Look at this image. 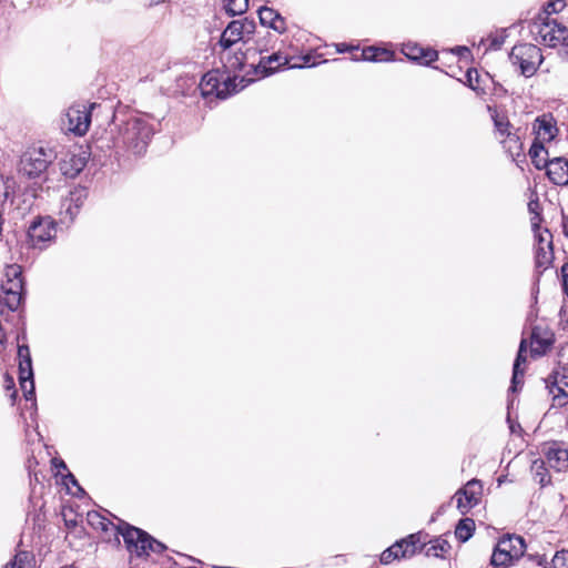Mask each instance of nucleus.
<instances>
[{"label":"nucleus","instance_id":"cd10ccee","mask_svg":"<svg viewBox=\"0 0 568 568\" xmlns=\"http://www.w3.org/2000/svg\"><path fill=\"white\" fill-rule=\"evenodd\" d=\"M354 60L387 62L394 60V52L384 48L367 47L363 49L361 58H354Z\"/></svg>","mask_w":568,"mask_h":568},{"label":"nucleus","instance_id":"49530a36","mask_svg":"<svg viewBox=\"0 0 568 568\" xmlns=\"http://www.w3.org/2000/svg\"><path fill=\"white\" fill-rule=\"evenodd\" d=\"M466 78H467V83H468L469 88H471L473 90H476L477 89V82H478V73H477V71L469 69L466 72Z\"/></svg>","mask_w":568,"mask_h":568},{"label":"nucleus","instance_id":"e433bc0d","mask_svg":"<svg viewBox=\"0 0 568 568\" xmlns=\"http://www.w3.org/2000/svg\"><path fill=\"white\" fill-rule=\"evenodd\" d=\"M136 546H144L143 556H149L150 552L160 554L165 549V546L162 542L152 538L145 531H144V537H141V539Z\"/></svg>","mask_w":568,"mask_h":568},{"label":"nucleus","instance_id":"c9c22d12","mask_svg":"<svg viewBox=\"0 0 568 568\" xmlns=\"http://www.w3.org/2000/svg\"><path fill=\"white\" fill-rule=\"evenodd\" d=\"M475 530V521L470 518L460 519L455 528L456 538L465 542L467 541Z\"/></svg>","mask_w":568,"mask_h":568},{"label":"nucleus","instance_id":"412c9836","mask_svg":"<svg viewBox=\"0 0 568 568\" xmlns=\"http://www.w3.org/2000/svg\"><path fill=\"white\" fill-rule=\"evenodd\" d=\"M548 179L556 185H568V160L554 158L545 168Z\"/></svg>","mask_w":568,"mask_h":568},{"label":"nucleus","instance_id":"9b49d317","mask_svg":"<svg viewBox=\"0 0 568 568\" xmlns=\"http://www.w3.org/2000/svg\"><path fill=\"white\" fill-rule=\"evenodd\" d=\"M55 222L50 216L37 217L28 229V239L33 247L42 248L55 237Z\"/></svg>","mask_w":568,"mask_h":568},{"label":"nucleus","instance_id":"5701e85b","mask_svg":"<svg viewBox=\"0 0 568 568\" xmlns=\"http://www.w3.org/2000/svg\"><path fill=\"white\" fill-rule=\"evenodd\" d=\"M260 22L267 28L273 29L278 33L286 31L285 19L274 9L268 7H261L258 10Z\"/></svg>","mask_w":568,"mask_h":568},{"label":"nucleus","instance_id":"c756f323","mask_svg":"<svg viewBox=\"0 0 568 568\" xmlns=\"http://www.w3.org/2000/svg\"><path fill=\"white\" fill-rule=\"evenodd\" d=\"M497 545L505 547V551L516 560L524 555L526 548L525 541L520 536H508L500 539Z\"/></svg>","mask_w":568,"mask_h":568},{"label":"nucleus","instance_id":"5fc2aeb1","mask_svg":"<svg viewBox=\"0 0 568 568\" xmlns=\"http://www.w3.org/2000/svg\"><path fill=\"white\" fill-rule=\"evenodd\" d=\"M528 206H529V210H530L531 212H534V211H535V207H536V206H538V203H537V202H532V201H531V202H529Z\"/></svg>","mask_w":568,"mask_h":568},{"label":"nucleus","instance_id":"4be33fe9","mask_svg":"<svg viewBox=\"0 0 568 568\" xmlns=\"http://www.w3.org/2000/svg\"><path fill=\"white\" fill-rule=\"evenodd\" d=\"M402 52L412 61L418 62L419 64L429 65L432 62L437 60V51L432 49H425L417 43H405L403 44Z\"/></svg>","mask_w":568,"mask_h":568},{"label":"nucleus","instance_id":"f03ea898","mask_svg":"<svg viewBox=\"0 0 568 568\" xmlns=\"http://www.w3.org/2000/svg\"><path fill=\"white\" fill-rule=\"evenodd\" d=\"M253 79L245 75L220 74L219 71H210L202 77L200 89L203 95L215 94L219 99H226L230 95L243 90Z\"/></svg>","mask_w":568,"mask_h":568},{"label":"nucleus","instance_id":"bb28decb","mask_svg":"<svg viewBox=\"0 0 568 568\" xmlns=\"http://www.w3.org/2000/svg\"><path fill=\"white\" fill-rule=\"evenodd\" d=\"M526 341L523 339L519 345L518 354L514 363V369H513V378H511V386L510 389L513 392L517 390V387L519 385H523V377H524V369L520 368L521 364L526 363Z\"/></svg>","mask_w":568,"mask_h":568},{"label":"nucleus","instance_id":"6e6552de","mask_svg":"<svg viewBox=\"0 0 568 568\" xmlns=\"http://www.w3.org/2000/svg\"><path fill=\"white\" fill-rule=\"evenodd\" d=\"M95 103L84 104L77 103L71 105L65 113L63 126L75 135H84L91 124V111Z\"/></svg>","mask_w":568,"mask_h":568},{"label":"nucleus","instance_id":"f3484780","mask_svg":"<svg viewBox=\"0 0 568 568\" xmlns=\"http://www.w3.org/2000/svg\"><path fill=\"white\" fill-rule=\"evenodd\" d=\"M88 154L85 151L68 152L60 161V171L67 178H75L87 165Z\"/></svg>","mask_w":568,"mask_h":568},{"label":"nucleus","instance_id":"603ef678","mask_svg":"<svg viewBox=\"0 0 568 568\" xmlns=\"http://www.w3.org/2000/svg\"><path fill=\"white\" fill-rule=\"evenodd\" d=\"M509 428H510V432H511V433H516V432H517V429H518V432H519V430H521V427H520V425H519V424H518V425L510 424V425H509Z\"/></svg>","mask_w":568,"mask_h":568},{"label":"nucleus","instance_id":"c03bdc74","mask_svg":"<svg viewBox=\"0 0 568 568\" xmlns=\"http://www.w3.org/2000/svg\"><path fill=\"white\" fill-rule=\"evenodd\" d=\"M29 555L26 551H21L16 555L14 560L7 564L4 568H23Z\"/></svg>","mask_w":568,"mask_h":568},{"label":"nucleus","instance_id":"a878e982","mask_svg":"<svg viewBox=\"0 0 568 568\" xmlns=\"http://www.w3.org/2000/svg\"><path fill=\"white\" fill-rule=\"evenodd\" d=\"M519 130L501 138L499 142L503 144L504 150L508 153L513 161L524 155V145L518 134Z\"/></svg>","mask_w":568,"mask_h":568},{"label":"nucleus","instance_id":"7c9ffc66","mask_svg":"<svg viewBox=\"0 0 568 568\" xmlns=\"http://www.w3.org/2000/svg\"><path fill=\"white\" fill-rule=\"evenodd\" d=\"M276 41L275 36L267 31L264 36L258 37L254 48H247V55L254 57L260 54L262 57L264 53L275 49Z\"/></svg>","mask_w":568,"mask_h":568},{"label":"nucleus","instance_id":"58836bf2","mask_svg":"<svg viewBox=\"0 0 568 568\" xmlns=\"http://www.w3.org/2000/svg\"><path fill=\"white\" fill-rule=\"evenodd\" d=\"M539 565H545V568H568V550L557 551L550 562L541 558Z\"/></svg>","mask_w":568,"mask_h":568},{"label":"nucleus","instance_id":"ddd939ff","mask_svg":"<svg viewBox=\"0 0 568 568\" xmlns=\"http://www.w3.org/2000/svg\"><path fill=\"white\" fill-rule=\"evenodd\" d=\"M483 495V485L478 479H471L466 485L458 489L454 495L457 503V508L462 514H466L473 507L479 504Z\"/></svg>","mask_w":568,"mask_h":568},{"label":"nucleus","instance_id":"6ab92c4d","mask_svg":"<svg viewBox=\"0 0 568 568\" xmlns=\"http://www.w3.org/2000/svg\"><path fill=\"white\" fill-rule=\"evenodd\" d=\"M532 129L536 134L535 141H539L542 144L555 139L558 133L556 121L551 114H542L536 118Z\"/></svg>","mask_w":568,"mask_h":568},{"label":"nucleus","instance_id":"3c124183","mask_svg":"<svg viewBox=\"0 0 568 568\" xmlns=\"http://www.w3.org/2000/svg\"><path fill=\"white\" fill-rule=\"evenodd\" d=\"M349 49H351V48H349L347 44H345V43L337 44V51H338V52H342V53H343V52L348 51Z\"/></svg>","mask_w":568,"mask_h":568},{"label":"nucleus","instance_id":"a18cd8bd","mask_svg":"<svg viewBox=\"0 0 568 568\" xmlns=\"http://www.w3.org/2000/svg\"><path fill=\"white\" fill-rule=\"evenodd\" d=\"M487 41H489L487 49L498 50L501 48V45L505 41V37L503 34H495V36H490L487 39Z\"/></svg>","mask_w":568,"mask_h":568},{"label":"nucleus","instance_id":"72a5a7b5","mask_svg":"<svg viewBox=\"0 0 568 568\" xmlns=\"http://www.w3.org/2000/svg\"><path fill=\"white\" fill-rule=\"evenodd\" d=\"M19 381L26 399L32 400L34 398L33 372L32 367L28 366V363L23 369H19Z\"/></svg>","mask_w":568,"mask_h":568},{"label":"nucleus","instance_id":"423d86ee","mask_svg":"<svg viewBox=\"0 0 568 568\" xmlns=\"http://www.w3.org/2000/svg\"><path fill=\"white\" fill-rule=\"evenodd\" d=\"M509 60L513 65L518 67L520 73L526 77H532L544 58L541 50L531 43H521L515 45L509 54Z\"/></svg>","mask_w":568,"mask_h":568},{"label":"nucleus","instance_id":"a211bd4d","mask_svg":"<svg viewBox=\"0 0 568 568\" xmlns=\"http://www.w3.org/2000/svg\"><path fill=\"white\" fill-rule=\"evenodd\" d=\"M552 344L554 334L549 329L539 326L532 328L530 337V353L532 357L546 354Z\"/></svg>","mask_w":568,"mask_h":568},{"label":"nucleus","instance_id":"b1692460","mask_svg":"<svg viewBox=\"0 0 568 568\" xmlns=\"http://www.w3.org/2000/svg\"><path fill=\"white\" fill-rule=\"evenodd\" d=\"M87 521L95 530H101L105 532L111 531L112 535H114L115 538L118 539V531L121 529L122 520H119V525H115L108 518L102 516L100 513L89 511L87 514Z\"/></svg>","mask_w":568,"mask_h":568},{"label":"nucleus","instance_id":"79ce46f5","mask_svg":"<svg viewBox=\"0 0 568 568\" xmlns=\"http://www.w3.org/2000/svg\"><path fill=\"white\" fill-rule=\"evenodd\" d=\"M293 58L290 59V68H304V67H314L317 64V61L315 60V57H312L311 54H305L302 57H298L296 60L292 62Z\"/></svg>","mask_w":568,"mask_h":568},{"label":"nucleus","instance_id":"dca6fc26","mask_svg":"<svg viewBox=\"0 0 568 568\" xmlns=\"http://www.w3.org/2000/svg\"><path fill=\"white\" fill-rule=\"evenodd\" d=\"M547 465L556 473L568 470V449L562 443L554 442L544 448Z\"/></svg>","mask_w":568,"mask_h":568},{"label":"nucleus","instance_id":"9d476101","mask_svg":"<svg viewBox=\"0 0 568 568\" xmlns=\"http://www.w3.org/2000/svg\"><path fill=\"white\" fill-rule=\"evenodd\" d=\"M255 22L247 18L233 20L223 31L219 43L224 50H229L236 42L245 41L247 37L255 32Z\"/></svg>","mask_w":568,"mask_h":568},{"label":"nucleus","instance_id":"20e7f679","mask_svg":"<svg viewBox=\"0 0 568 568\" xmlns=\"http://www.w3.org/2000/svg\"><path fill=\"white\" fill-rule=\"evenodd\" d=\"M21 267L17 264L8 265L0 282V306L16 311L22 301L23 281Z\"/></svg>","mask_w":568,"mask_h":568},{"label":"nucleus","instance_id":"37998d69","mask_svg":"<svg viewBox=\"0 0 568 568\" xmlns=\"http://www.w3.org/2000/svg\"><path fill=\"white\" fill-rule=\"evenodd\" d=\"M18 357L19 369H23L27 363L29 367H32L30 351L28 346L21 345L18 347Z\"/></svg>","mask_w":568,"mask_h":568},{"label":"nucleus","instance_id":"09e8293b","mask_svg":"<svg viewBox=\"0 0 568 568\" xmlns=\"http://www.w3.org/2000/svg\"><path fill=\"white\" fill-rule=\"evenodd\" d=\"M561 273H562L564 290H565L566 294L568 295V263L562 265Z\"/></svg>","mask_w":568,"mask_h":568},{"label":"nucleus","instance_id":"2eb2a0df","mask_svg":"<svg viewBox=\"0 0 568 568\" xmlns=\"http://www.w3.org/2000/svg\"><path fill=\"white\" fill-rule=\"evenodd\" d=\"M550 377L552 383L548 387L549 393L552 394L554 406L564 407L568 404V367H557Z\"/></svg>","mask_w":568,"mask_h":568},{"label":"nucleus","instance_id":"4d7b16f0","mask_svg":"<svg viewBox=\"0 0 568 568\" xmlns=\"http://www.w3.org/2000/svg\"><path fill=\"white\" fill-rule=\"evenodd\" d=\"M164 0H151L150 3L151 4H159L161 2H163Z\"/></svg>","mask_w":568,"mask_h":568},{"label":"nucleus","instance_id":"f257e3e1","mask_svg":"<svg viewBox=\"0 0 568 568\" xmlns=\"http://www.w3.org/2000/svg\"><path fill=\"white\" fill-rule=\"evenodd\" d=\"M118 133L114 136V145L124 148L135 155L145 152L154 133L149 121L140 115H130L122 123H115Z\"/></svg>","mask_w":568,"mask_h":568},{"label":"nucleus","instance_id":"473e14b6","mask_svg":"<svg viewBox=\"0 0 568 568\" xmlns=\"http://www.w3.org/2000/svg\"><path fill=\"white\" fill-rule=\"evenodd\" d=\"M532 164L537 170H542L547 166L549 159H548V151L545 149L544 144L539 141H534L529 152H528Z\"/></svg>","mask_w":568,"mask_h":568},{"label":"nucleus","instance_id":"39448f33","mask_svg":"<svg viewBox=\"0 0 568 568\" xmlns=\"http://www.w3.org/2000/svg\"><path fill=\"white\" fill-rule=\"evenodd\" d=\"M530 32L534 39L547 47L556 48L567 40L568 30L556 19L542 17L541 14L531 23Z\"/></svg>","mask_w":568,"mask_h":568},{"label":"nucleus","instance_id":"a19ab883","mask_svg":"<svg viewBox=\"0 0 568 568\" xmlns=\"http://www.w3.org/2000/svg\"><path fill=\"white\" fill-rule=\"evenodd\" d=\"M566 7V2L564 0H551L547 2L544 9V13H540L542 17L549 18L552 13H558Z\"/></svg>","mask_w":568,"mask_h":568},{"label":"nucleus","instance_id":"6e6d98bb","mask_svg":"<svg viewBox=\"0 0 568 568\" xmlns=\"http://www.w3.org/2000/svg\"><path fill=\"white\" fill-rule=\"evenodd\" d=\"M57 467H61L63 469L67 468L65 464L61 460L59 464H54Z\"/></svg>","mask_w":568,"mask_h":568},{"label":"nucleus","instance_id":"4468645a","mask_svg":"<svg viewBox=\"0 0 568 568\" xmlns=\"http://www.w3.org/2000/svg\"><path fill=\"white\" fill-rule=\"evenodd\" d=\"M88 197V191L85 187L77 186L73 187L67 197L61 202L60 215L62 222H72L79 214Z\"/></svg>","mask_w":568,"mask_h":568},{"label":"nucleus","instance_id":"f704fd0d","mask_svg":"<svg viewBox=\"0 0 568 568\" xmlns=\"http://www.w3.org/2000/svg\"><path fill=\"white\" fill-rule=\"evenodd\" d=\"M449 542L446 539L438 537L428 542V546L425 549V555L427 557L442 558L449 551Z\"/></svg>","mask_w":568,"mask_h":568},{"label":"nucleus","instance_id":"7ed1b4c3","mask_svg":"<svg viewBox=\"0 0 568 568\" xmlns=\"http://www.w3.org/2000/svg\"><path fill=\"white\" fill-rule=\"evenodd\" d=\"M57 156L58 152L53 146L33 145L23 152L19 172L29 179L40 178Z\"/></svg>","mask_w":568,"mask_h":568},{"label":"nucleus","instance_id":"aec40b11","mask_svg":"<svg viewBox=\"0 0 568 568\" xmlns=\"http://www.w3.org/2000/svg\"><path fill=\"white\" fill-rule=\"evenodd\" d=\"M119 535L123 537L124 544L131 555H136L138 557L143 556L144 546H136L141 537H144V531L142 529L122 521L121 529L118 531V536Z\"/></svg>","mask_w":568,"mask_h":568},{"label":"nucleus","instance_id":"f8f14e48","mask_svg":"<svg viewBox=\"0 0 568 568\" xmlns=\"http://www.w3.org/2000/svg\"><path fill=\"white\" fill-rule=\"evenodd\" d=\"M532 229L537 239L536 266L538 268H547L554 258L552 235L547 229L541 230L535 221H532Z\"/></svg>","mask_w":568,"mask_h":568},{"label":"nucleus","instance_id":"4c0bfd02","mask_svg":"<svg viewBox=\"0 0 568 568\" xmlns=\"http://www.w3.org/2000/svg\"><path fill=\"white\" fill-rule=\"evenodd\" d=\"M515 559L505 551V547H495L490 562L495 567H508Z\"/></svg>","mask_w":568,"mask_h":568},{"label":"nucleus","instance_id":"1a4fd4ad","mask_svg":"<svg viewBox=\"0 0 568 568\" xmlns=\"http://www.w3.org/2000/svg\"><path fill=\"white\" fill-rule=\"evenodd\" d=\"M286 64L290 67V59L286 55H283L281 52L274 51L268 55H262L256 65L250 64V70L246 71L244 75L246 79H253V82L256 79H261L274 73L281 67Z\"/></svg>","mask_w":568,"mask_h":568},{"label":"nucleus","instance_id":"ea45409f","mask_svg":"<svg viewBox=\"0 0 568 568\" xmlns=\"http://www.w3.org/2000/svg\"><path fill=\"white\" fill-rule=\"evenodd\" d=\"M248 0H225L224 8L231 16H239L246 11Z\"/></svg>","mask_w":568,"mask_h":568},{"label":"nucleus","instance_id":"8fccbe9b","mask_svg":"<svg viewBox=\"0 0 568 568\" xmlns=\"http://www.w3.org/2000/svg\"><path fill=\"white\" fill-rule=\"evenodd\" d=\"M562 232L568 237V215L562 216Z\"/></svg>","mask_w":568,"mask_h":568},{"label":"nucleus","instance_id":"de8ad7c7","mask_svg":"<svg viewBox=\"0 0 568 568\" xmlns=\"http://www.w3.org/2000/svg\"><path fill=\"white\" fill-rule=\"evenodd\" d=\"M4 383H6V389L7 390H12V394H11V398L14 400L16 397H17V390L14 389V381L12 377H10L9 375H6V379H4Z\"/></svg>","mask_w":568,"mask_h":568},{"label":"nucleus","instance_id":"c85d7f7f","mask_svg":"<svg viewBox=\"0 0 568 568\" xmlns=\"http://www.w3.org/2000/svg\"><path fill=\"white\" fill-rule=\"evenodd\" d=\"M246 57H248L247 52H239L231 54V52L223 49V52L221 53V61L223 63L225 71L229 72V75H231V73L236 74V71L242 70L244 68V60Z\"/></svg>","mask_w":568,"mask_h":568},{"label":"nucleus","instance_id":"864d4df0","mask_svg":"<svg viewBox=\"0 0 568 568\" xmlns=\"http://www.w3.org/2000/svg\"><path fill=\"white\" fill-rule=\"evenodd\" d=\"M67 479H69L70 483H72L74 486H78L77 479L74 478V476L72 474H69L67 476Z\"/></svg>","mask_w":568,"mask_h":568},{"label":"nucleus","instance_id":"0eeeda50","mask_svg":"<svg viewBox=\"0 0 568 568\" xmlns=\"http://www.w3.org/2000/svg\"><path fill=\"white\" fill-rule=\"evenodd\" d=\"M425 546L426 542L420 532L410 534L406 538L396 541L385 549L382 552L379 560L383 565H388L396 559L410 558Z\"/></svg>","mask_w":568,"mask_h":568},{"label":"nucleus","instance_id":"393cba45","mask_svg":"<svg viewBox=\"0 0 568 568\" xmlns=\"http://www.w3.org/2000/svg\"><path fill=\"white\" fill-rule=\"evenodd\" d=\"M488 110L494 121L495 132L498 140L515 132L505 112L498 109H493L491 106H488Z\"/></svg>","mask_w":568,"mask_h":568},{"label":"nucleus","instance_id":"2f4dec72","mask_svg":"<svg viewBox=\"0 0 568 568\" xmlns=\"http://www.w3.org/2000/svg\"><path fill=\"white\" fill-rule=\"evenodd\" d=\"M530 470L534 479L541 486L545 487L551 483V476L549 474V467L547 462L542 458L532 460Z\"/></svg>","mask_w":568,"mask_h":568},{"label":"nucleus","instance_id":"bf43d9fd","mask_svg":"<svg viewBox=\"0 0 568 568\" xmlns=\"http://www.w3.org/2000/svg\"><path fill=\"white\" fill-rule=\"evenodd\" d=\"M60 568H74L73 566H63V567H60Z\"/></svg>","mask_w":568,"mask_h":568},{"label":"nucleus","instance_id":"13d9d810","mask_svg":"<svg viewBox=\"0 0 568 568\" xmlns=\"http://www.w3.org/2000/svg\"><path fill=\"white\" fill-rule=\"evenodd\" d=\"M65 521H67V525H73V526L75 525V521H68V520H65Z\"/></svg>","mask_w":568,"mask_h":568}]
</instances>
